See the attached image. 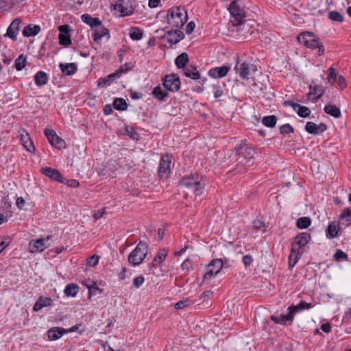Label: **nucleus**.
<instances>
[{"label":"nucleus","mask_w":351,"mask_h":351,"mask_svg":"<svg viewBox=\"0 0 351 351\" xmlns=\"http://www.w3.org/2000/svg\"><path fill=\"white\" fill-rule=\"evenodd\" d=\"M255 150L250 144L245 141L236 145L234 148L235 168L234 171L237 173H243L245 172L249 167L254 163Z\"/></svg>","instance_id":"f257e3e1"},{"label":"nucleus","mask_w":351,"mask_h":351,"mask_svg":"<svg viewBox=\"0 0 351 351\" xmlns=\"http://www.w3.org/2000/svg\"><path fill=\"white\" fill-rule=\"evenodd\" d=\"M311 240V235L307 232L298 234L292 243L291 254L289 255V266L294 267L298 262L300 249L305 246Z\"/></svg>","instance_id":"f03ea898"},{"label":"nucleus","mask_w":351,"mask_h":351,"mask_svg":"<svg viewBox=\"0 0 351 351\" xmlns=\"http://www.w3.org/2000/svg\"><path fill=\"white\" fill-rule=\"evenodd\" d=\"M297 40L300 44L304 45L307 48L311 49H317V53L319 56L324 54V45L320 42L319 38H317L313 33L309 32L302 33L298 36Z\"/></svg>","instance_id":"7ed1b4c3"},{"label":"nucleus","mask_w":351,"mask_h":351,"mask_svg":"<svg viewBox=\"0 0 351 351\" xmlns=\"http://www.w3.org/2000/svg\"><path fill=\"white\" fill-rule=\"evenodd\" d=\"M168 24L176 28L182 27L187 20V13L184 8L176 7L168 11L167 16Z\"/></svg>","instance_id":"20e7f679"},{"label":"nucleus","mask_w":351,"mask_h":351,"mask_svg":"<svg viewBox=\"0 0 351 351\" xmlns=\"http://www.w3.org/2000/svg\"><path fill=\"white\" fill-rule=\"evenodd\" d=\"M181 186L191 191L195 195H200L204 189V182L198 175L183 178L180 181Z\"/></svg>","instance_id":"39448f33"},{"label":"nucleus","mask_w":351,"mask_h":351,"mask_svg":"<svg viewBox=\"0 0 351 351\" xmlns=\"http://www.w3.org/2000/svg\"><path fill=\"white\" fill-rule=\"evenodd\" d=\"M228 10L233 18V19L231 20V23L234 26H238L244 22L246 12L243 3L241 0L232 1Z\"/></svg>","instance_id":"423d86ee"},{"label":"nucleus","mask_w":351,"mask_h":351,"mask_svg":"<svg viewBox=\"0 0 351 351\" xmlns=\"http://www.w3.org/2000/svg\"><path fill=\"white\" fill-rule=\"evenodd\" d=\"M148 253V245L145 242H139L135 249L129 254L128 262L133 266L140 265Z\"/></svg>","instance_id":"0eeeda50"},{"label":"nucleus","mask_w":351,"mask_h":351,"mask_svg":"<svg viewBox=\"0 0 351 351\" xmlns=\"http://www.w3.org/2000/svg\"><path fill=\"white\" fill-rule=\"evenodd\" d=\"M223 265L222 259H214L208 265L206 271L204 275L203 281L208 283L212 278L216 276L221 271Z\"/></svg>","instance_id":"6e6552de"},{"label":"nucleus","mask_w":351,"mask_h":351,"mask_svg":"<svg viewBox=\"0 0 351 351\" xmlns=\"http://www.w3.org/2000/svg\"><path fill=\"white\" fill-rule=\"evenodd\" d=\"M234 70L242 79L247 80L250 78L251 75L257 71V68L252 64L237 60Z\"/></svg>","instance_id":"1a4fd4ad"},{"label":"nucleus","mask_w":351,"mask_h":351,"mask_svg":"<svg viewBox=\"0 0 351 351\" xmlns=\"http://www.w3.org/2000/svg\"><path fill=\"white\" fill-rule=\"evenodd\" d=\"M45 134L50 144L57 149H62L66 146L65 141L58 136L55 131L51 129H46Z\"/></svg>","instance_id":"9d476101"},{"label":"nucleus","mask_w":351,"mask_h":351,"mask_svg":"<svg viewBox=\"0 0 351 351\" xmlns=\"http://www.w3.org/2000/svg\"><path fill=\"white\" fill-rule=\"evenodd\" d=\"M171 158L169 154L161 157L158 168V175L160 178H167L171 171Z\"/></svg>","instance_id":"9b49d317"},{"label":"nucleus","mask_w":351,"mask_h":351,"mask_svg":"<svg viewBox=\"0 0 351 351\" xmlns=\"http://www.w3.org/2000/svg\"><path fill=\"white\" fill-rule=\"evenodd\" d=\"M163 85L170 91H178L180 87V78L174 74L167 75L163 80Z\"/></svg>","instance_id":"f8f14e48"},{"label":"nucleus","mask_w":351,"mask_h":351,"mask_svg":"<svg viewBox=\"0 0 351 351\" xmlns=\"http://www.w3.org/2000/svg\"><path fill=\"white\" fill-rule=\"evenodd\" d=\"M114 10L119 13L120 16H130L133 13V8L130 1L125 0H119L114 5Z\"/></svg>","instance_id":"ddd939ff"},{"label":"nucleus","mask_w":351,"mask_h":351,"mask_svg":"<svg viewBox=\"0 0 351 351\" xmlns=\"http://www.w3.org/2000/svg\"><path fill=\"white\" fill-rule=\"evenodd\" d=\"M50 237H47L46 239H38L35 241H32L29 243V250L31 253L41 252L47 248V241Z\"/></svg>","instance_id":"4468645a"},{"label":"nucleus","mask_w":351,"mask_h":351,"mask_svg":"<svg viewBox=\"0 0 351 351\" xmlns=\"http://www.w3.org/2000/svg\"><path fill=\"white\" fill-rule=\"evenodd\" d=\"M58 30L60 31L58 36L60 44L64 46L69 45L71 43L69 26L68 25H60L58 27Z\"/></svg>","instance_id":"2eb2a0df"},{"label":"nucleus","mask_w":351,"mask_h":351,"mask_svg":"<svg viewBox=\"0 0 351 351\" xmlns=\"http://www.w3.org/2000/svg\"><path fill=\"white\" fill-rule=\"evenodd\" d=\"M285 106H289L297 112L298 114L301 117H307L310 115L311 110L308 108L302 106L298 104H296L292 101H286L284 102Z\"/></svg>","instance_id":"dca6fc26"},{"label":"nucleus","mask_w":351,"mask_h":351,"mask_svg":"<svg viewBox=\"0 0 351 351\" xmlns=\"http://www.w3.org/2000/svg\"><path fill=\"white\" fill-rule=\"evenodd\" d=\"M230 69L229 66L214 67L208 71V75L215 79L221 78L227 75Z\"/></svg>","instance_id":"f3484780"},{"label":"nucleus","mask_w":351,"mask_h":351,"mask_svg":"<svg viewBox=\"0 0 351 351\" xmlns=\"http://www.w3.org/2000/svg\"><path fill=\"white\" fill-rule=\"evenodd\" d=\"M21 21L20 19H15L10 25L7 29L6 35L12 40H16L19 32Z\"/></svg>","instance_id":"a211bd4d"},{"label":"nucleus","mask_w":351,"mask_h":351,"mask_svg":"<svg viewBox=\"0 0 351 351\" xmlns=\"http://www.w3.org/2000/svg\"><path fill=\"white\" fill-rule=\"evenodd\" d=\"M305 129L306 132L310 134H318L326 130L327 126L324 123L317 125L313 122H307L305 126Z\"/></svg>","instance_id":"6ab92c4d"},{"label":"nucleus","mask_w":351,"mask_h":351,"mask_svg":"<svg viewBox=\"0 0 351 351\" xmlns=\"http://www.w3.org/2000/svg\"><path fill=\"white\" fill-rule=\"evenodd\" d=\"M41 171L45 176H46L56 181H58L60 182H62V176L61 175V173H60V171L58 170H57L56 169H52L51 167H45V168H42Z\"/></svg>","instance_id":"aec40b11"},{"label":"nucleus","mask_w":351,"mask_h":351,"mask_svg":"<svg viewBox=\"0 0 351 351\" xmlns=\"http://www.w3.org/2000/svg\"><path fill=\"white\" fill-rule=\"evenodd\" d=\"M66 333V329L60 327H53L47 332L48 339L50 341H56Z\"/></svg>","instance_id":"412c9836"},{"label":"nucleus","mask_w":351,"mask_h":351,"mask_svg":"<svg viewBox=\"0 0 351 351\" xmlns=\"http://www.w3.org/2000/svg\"><path fill=\"white\" fill-rule=\"evenodd\" d=\"M59 67L62 73L66 75H73L77 71L75 63H60Z\"/></svg>","instance_id":"4be33fe9"},{"label":"nucleus","mask_w":351,"mask_h":351,"mask_svg":"<svg viewBox=\"0 0 351 351\" xmlns=\"http://www.w3.org/2000/svg\"><path fill=\"white\" fill-rule=\"evenodd\" d=\"M82 21L91 27H99L101 25V21L99 18L92 17L88 14H84L81 16Z\"/></svg>","instance_id":"5701e85b"},{"label":"nucleus","mask_w":351,"mask_h":351,"mask_svg":"<svg viewBox=\"0 0 351 351\" xmlns=\"http://www.w3.org/2000/svg\"><path fill=\"white\" fill-rule=\"evenodd\" d=\"M52 300L49 298L40 297L34 305V311H39L43 307L50 306L52 305Z\"/></svg>","instance_id":"b1692460"},{"label":"nucleus","mask_w":351,"mask_h":351,"mask_svg":"<svg viewBox=\"0 0 351 351\" xmlns=\"http://www.w3.org/2000/svg\"><path fill=\"white\" fill-rule=\"evenodd\" d=\"M40 32V27L38 25H29L23 30V34L25 37H30L38 34Z\"/></svg>","instance_id":"393cba45"},{"label":"nucleus","mask_w":351,"mask_h":351,"mask_svg":"<svg viewBox=\"0 0 351 351\" xmlns=\"http://www.w3.org/2000/svg\"><path fill=\"white\" fill-rule=\"evenodd\" d=\"M49 80L47 73L44 71H40L34 75V82L38 86H43L47 84Z\"/></svg>","instance_id":"a878e982"},{"label":"nucleus","mask_w":351,"mask_h":351,"mask_svg":"<svg viewBox=\"0 0 351 351\" xmlns=\"http://www.w3.org/2000/svg\"><path fill=\"white\" fill-rule=\"evenodd\" d=\"M184 74L193 80H198L200 78V73L197 71V69L193 66H189L184 69L183 70Z\"/></svg>","instance_id":"bb28decb"},{"label":"nucleus","mask_w":351,"mask_h":351,"mask_svg":"<svg viewBox=\"0 0 351 351\" xmlns=\"http://www.w3.org/2000/svg\"><path fill=\"white\" fill-rule=\"evenodd\" d=\"M324 110L326 114H328L330 116L334 117L335 118H339L341 115L340 109L338 107H337L335 105H332V104L326 105L324 108Z\"/></svg>","instance_id":"cd10ccee"},{"label":"nucleus","mask_w":351,"mask_h":351,"mask_svg":"<svg viewBox=\"0 0 351 351\" xmlns=\"http://www.w3.org/2000/svg\"><path fill=\"white\" fill-rule=\"evenodd\" d=\"M106 36H107L108 38H110L108 29L105 27H101L99 29H97L93 32L92 38L94 41L99 43L101 38Z\"/></svg>","instance_id":"c85d7f7f"},{"label":"nucleus","mask_w":351,"mask_h":351,"mask_svg":"<svg viewBox=\"0 0 351 351\" xmlns=\"http://www.w3.org/2000/svg\"><path fill=\"white\" fill-rule=\"evenodd\" d=\"M21 141L23 145L29 152L32 153L34 152L35 147L33 145V143L30 140L29 135L27 134H21Z\"/></svg>","instance_id":"c756f323"},{"label":"nucleus","mask_w":351,"mask_h":351,"mask_svg":"<svg viewBox=\"0 0 351 351\" xmlns=\"http://www.w3.org/2000/svg\"><path fill=\"white\" fill-rule=\"evenodd\" d=\"M324 93V90L321 86L318 85H311L309 96L316 100L319 99Z\"/></svg>","instance_id":"7c9ffc66"},{"label":"nucleus","mask_w":351,"mask_h":351,"mask_svg":"<svg viewBox=\"0 0 351 351\" xmlns=\"http://www.w3.org/2000/svg\"><path fill=\"white\" fill-rule=\"evenodd\" d=\"M189 62V57L187 53H182L180 55H179L175 60V64L177 66L178 69H184L186 65V64Z\"/></svg>","instance_id":"2f4dec72"},{"label":"nucleus","mask_w":351,"mask_h":351,"mask_svg":"<svg viewBox=\"0 0 351 351\" xmlns=\"http://www.w3.org/2000/svg\"><path fill=\"white\" fill-rule=\"evenodd\" d=\"M271 319L276 324H280L285 325L287 322H292V317L291 315H280V316L272 315Z\"/></svg>","instance_id":"473e14b6"},{"label":"nucleus","mask_w":351,"mask_h":351,"mask_svg":"<svg viewBox=\"0 0 351 351\" xmlns=\"http://www.w3.org/2000/svg\"><path fill=\"white\" fill-rule=\"evenodd\" d=\"M152 94L154 97L159 101H164L168 96V93L165 90H162L160 86H157L154 88Z\"/></svg>","instance_id":"72a5a7b5"},{"label":"nucleus","mask_w":351,"mask_h":351,"mask_svg":"<svg viewBox=\"0 0 351 351\" xmlns=\"http://www.w3.org/2000/svg\"><path fill=\"white\" fill-rule=\"evenodd\" d=\"M79 291V287L75 284H69L64 289V293L66 296L75 297Z\"/></svg>","instance_id":"f704fd0d"},{"label":"nucleus","mask_w":351,"mask_h":351,"mask_svg":"<svg viewBox=\"0 0 351 351\" xmlns=\"http://www.w3.org/2000/svg\"><path fill=\"white\" fill-rule=\"evenodd\" d=\"M113 108L117 110H126L128 108V104L123 98H116L113 101Z\"/></svg>","instance_id":"c9c22d12"},{"label":"nucleus","mask_w":351,"mask_h":351,"mask_svg":"<svg viewBox=\"0 0 351 351\" xmlns=\"http://www.w3.org/2000/svg\"><path fill=\"white\" fill-rule=\"evenodd\" d=\"M311 223V219L307 217H300L297 220V226L300 229L307 228Z\"/></svg>","instance_id":"e433bc0d"},{"label":"nucleus","mask_w":351,"mask_h":351,"mask_svg":"<svg viewBox=\"0 0 351 351\" xmlns=\"http://www.w3.org/2000/svg\"><path fill=\"white\" fill-rule=\"evenodd\" d=\"M130 36L132 40H139L143 37V31L138 27H132L130 31Z\"/></svg>","instance_id":"4c0bfd02"},{"label":"nucleus","mask_w":351,"mask_h":351,"mask_svg":"<svg viewBox=\"0 0 351 351\" xmlns=\"http://www.w3.org/2000/svg\"><path fill=\"white\" fill-rule=\"evenodd\" d=\"M167 255V251L165 249L160 250L154 258V262H157L158 265H161Z\"/></svg>","instance_id":"58836bf2"},{"label":"nucleus","mask_w":351,"mask_h":351,"mask_svg":"<svg viewBox=\"0 0 351 351\" xmlns=\"http://www.w3.org/2000/svg\"><path fill=\"white\" fill-rule=\"evenodd\" d=\"M120 77H117L115 75V72L110 74L106 78L103 79L101 78L98 80V85H110L112 82H113L115 79L119 78Z\"/></svg>","instance_id":"ea45409f"},{"label":"nucleus","mask_w":351,"mask_h":351,"mask_svg":"<svg viewBox=\"0 0 351 351\" xmlns=\"http://www.w3.org/2000/svg\"><path fill=\"white\" fill-rule=\"evenodd\" d=\"M337 234L338 231L335 224L334 223H330L326 230V237L330 239H333L337 237Z\"/></svg>","instance_id":"a19ab883"},{"label":"nucleus","mask_w":351,"mask_h":351,"mask_svg":"<svg viewBox=\"0 0 351 351\" xmlns=\"http://www.w3.org/2000/svg\"><path fill=\"white\" fill-rule=\"evenodd\" d=\"M328 75L327 77V84L333 85L335 82L337 80V74L335 69L332 67L328 69Z\"/></svg>","instance_id":"79ce46f5"},{"label":"nucleus","mask_w":351,"mask_h":351,"mask_svg":"<svg viewBox=\"0 0 351 351\" xmlns=\"http://www.w3.org/2000/svg\"><path fill=\"white\" fill-rule=\"evenodd\" d=\"M339 219L345 221L348 223H351V208H345L339 216Z\"/></svg>","instance_id":"37998d69"},{"label":"nucleus","mask_w":351,"mask_h":351,"mask_svg":"<svg viewBox=\"0 0 351 351\" xmlns=\"http://www.w3.org/2000/svg\"><path fill=\"white\" fill-rule=\"evenodd\" d=\"M276 117L274 115L265 117L263 119V123L267 127H274L276 123Z\"/></svg>","instance_id":"c03bdc74"},{"label":"nucleus","mask_w":351,"mask_h":351,"mask_svg":"<svg viewBox=\"0 0 351 351\" xmlns=\"http://www.w3.org/2000/svg\"><path fill=\"white\" fill-rule=\"evenodd\" d=\"M25 58L21 55L16 59L14 66L17 71H21L25 66Z\"/></svg>","instance_id":"a18cd8bd"},{"label":"nucleus","mask_w":351,"mask_h":351,"mask_svg":"<svg viewBox=\"0 0 351 351\" xmlns=\"http://www.w3.org/2000/svg\"><path fill=\"white\" fill-rule=\"evenodd\" d=\"M328 18L334 21L342 22L343 21V16L337 11H331L328 13Z\"/></svg>","instance_id":"49530a36"},{"label":"nucleus","mask_w":351,"mask_h":351,"mask_svg":"<svg viewBox=\"0 0 351 351\" xmlns=\"http://www.w3.org/2000/svg\"><path fill=\"white\" fill-rule=\"evenodd\" d=\"M193 304V302L191 300L189 299L180 300L175 304V308L176 309H183L186 307H188Z\"/></svg>","instance_id":"de8ad7c7"},{"label":"nucleus","mask_w":351,"mask_h":351,"mask_svg":"<svg viewBox=\"0 0 351 351\" xmlns=\"http://www.w3.org/2000/svg\"><path fill=\"white\" fill-rule=\"evenodd\" d=\"M173 36H176L175 39H169V43L171 45L178 43L183 38V34L179 30H176L173 32Z\"/></svg>","instance_id":"09e8293b"},{"label":"nucleus","mask_w":351,"mask_h":351,"mask_svg":"<svg viewBox=\"0 0 351 351\" xmlns=\"http://www.w3.org/2000/svg\"><path fill=\"white\" fill-rule=\"evenodd\" d=\"M131 67L129 64H125L121 66L120 68L115 71V75H117V77H121L123 73L128 71Z\"/></svg>","instance_id":"8fccbe9b"},{"label":"nucleus","mask_w":351,"mask_h":351,"mask_svg":"<svg viewBox=\"0 0 351 351\" xmlns=\"http://www.w3.org/2000/svg\"><path fill=\"white\" fill-rule=\"evenodd\" d=\"M302 310L301 308L300 304L298 305H291L288 308L289 313L288 315H291L292 317V320L293 319L294 314L298 313V311Z\"/></svg>","instance_id":"3c124183"},{"label":"nucleus","mask_w":351,"mask_h":351,"mask_svg":"<svg viewBox=\"0 0 351 351\" xmlns=\"http://www.w3.org/2000/svg\"><path fill=\"white\" fill-rule=\"evenodd\" d=\"M280 133L282 134H289L293 132V128L289 124H285L280 127Z\"/></svg>","instance_id":"603ef678"},{"label":"nucleus","mask_w":351,"mask_h":351,"mask_svg":"<svg viewBox=\"0 0 351 351\" xmlns=\"http://www.w3.org/2000/svg\"><path fill=\"white\" fill-rule=\"evenodd\" d=\"M144 281V277L143 276H139L134 279L133 285L136 289H138L143 284Z\"/></svg>","instance_id":"864d4df0"},{"label":"nucleus","mask_w":351,"mask_h":351,"mask_svg":"<svg viewBox=\"0 0 351 351\" xmlns=\"http://www.w3.org/2000/svg\"><path fill=\"white\" fill-rule=\"evenodd\" d=\"M213 94L215 98H219L223 95V90H221L220 86L214 85L213 86Z\"/></svg>","instance_id":"5fc2aeb1"},{"label":"nucleus","mask_w":351,"mask_h":351,"mask_svg":"<svg viewBox=\"0 0 351 351\" xmlns=\"http://www.w3.org/2000/svg\"><path fill=\"white\" fill-rule=\"evenodd\" d=\"M99 261V256L93 255L88 258L87 264L90 266L95 267L97 265Z\"/></svg>","instance_id":"6e6d98bb"},{"label":"nucleus","mask_w":351,"mask_h":351,"mask_svg":"<svg viewBox=\"0 0 351 351\" xmlns=\"http://www.w3.org/2000/svg\"><path fill=\"white\" fill-rule=\"evenodd\" d=\"M182 269L183 270L189 271L191 268H192V263L189 258H186L181 265Z\"/></svg>","instance_id":"4d7b16f0"},{"label":"nucleus","mask_w":351,"mask_h":351,"mask_svg":"<svg viewBox=\"0 0 351 351\" xmlns=\"http://www.w3.org/2000/svg\"><path fill=\"white\" fill-rule=\"evenodd\" d=\"M252 261H253V258H252V256L250 255H248V254L245 255L242 259V262L245 265V267L250 265L252 264Z\"/></svg>","instance_id":"13d9d810"},{"label":"nucleus","mask_w":351,"mask_h":351,"mask_svg":"<svg viewBox=\"0 0 351 351\" xmlns=\"http://www.w3.org/2000/svg\"><path fill=\"white\" fill-rule=\"evenodd\" d=\"M334 257L336 260H340L341 258H347L348 256L346 253L339 250L335 254Z\"/></svg>","instance_id":"bf43d9fd"},{"label":"nucleus","mask_w":351,"mask_h":351,"mask_svg":"<svg viewBox=\"0 0 351 351\" xmlns=\"http://www.w3.org/2000/svg\"><path fill=\"white\" fill-rule=\"evenodd\" d=\"M13 0H0V11L5 9L8 5L13 4Z\"/></svg>","instance_id":"052dcab7"},{"label":"nucleus","mask_w":351,"mask_h":351,"mask_svg":"<svg viewBox=\"0 0 351 351\" xmlns=\"http://www.w3.org/2000/svg\"><path fill=\"white\" fill-rule=\"evenodd\" d=\"M195 27V24L193 21L189 22L186 25V34H191L194 31Z\"/></svg>","instance_id":"680f3d73"},{"label":"nucleus","mask_w":351,"mask_h":351,"mask_svg":"<svg viewBox=\"0 0 351 351\" xmlns=\"http://www.w3.org/2000/svg\"><path fill=\"white\" fill-rule=\"evenodd\" d=\"M336 81H337V83L341 89H343V88L346 87V79L344 78L343 76H338Z\"/></svg>","instance_id":"e2e57ef3"},{"label":"nucleus","mask_w":351,"mask_h":351,"mask_svg":"<svg viewBox=\"0 0 351 351\" xmlns=\"http://www.w3.org/2000/svg\"><path fill=\"white\" fill-rule=\"evenodd\" d=\"M105 212H106V210L104 208L95 211V213L93 214V217L95 219H99L103 217Z\"/></svg>","instance_id":"0e129e2a"},{"label":"nucleus","mask_w":351,"mask_h":351,"mask_svg":"<svg viewBox=\"0 0 351 351\" xmlns=\"http://www.w3.org/2000/svg\"><path fill=\"white\" fill-rule=\"evenodd\" d=\"M254 227L256 230H263L265 228V224L261 221H254Z\"/></svg>","instance_id":"69168bd1"},{"label":"nucleus","mask_w":351,"mask_h":351,"mask_svg":"<svg viewBox=\"0 0 351 351\" xmlns=\"http://www.w3.org/2000/svg\"><path fill=\"white\" fill-rule=\"evenodd\" d=\"M16 204L19 208L22 209L25 205V199L22 197H18L16 202Z\"/></svg>","instance_id":"338daca9"},{"label":"nucleus","mask_w":351,"mask_h":351,"mask_svg":"<svg viewBox=\"0 0 351 351\" xmlns=\"http://www.w3.org/2000/svg\"><path fill=\"white\" fill-rule=\"evenodd\" d=\"M104 112L106 115H110L112 112V106L110 104H106L104 108Z\"/></svg>","instance_id":"774afa93"}]
</instances>
